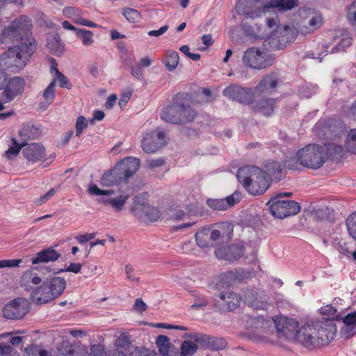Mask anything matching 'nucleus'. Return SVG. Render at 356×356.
<instances>
[{
	"instance_id": "f257e3e1",
	"label": "nucleus",
	"mask_w": 356,
	"mask_h": 356,
	"mask_svg": "<svg viewBox=\"0 0 356 356\" xmlns=\"http://www.w3.org/2000/svg\"><path fill=\"white\" fill-rule=\"evenodd\" d=\"M32 22L25 15H20L5 27L0 34V42H19L10 47L0 58V64L7 71L19 73L36 50V42L32 37Z\"/></svg>"
},
{
	"instance_id": "f03ea898",
	"label": "nucleus",
	"mask_w": 356,
	"mask_h": 356,
	"mask_svg": "<svg viewBox=\"0 0 356 356\" xmlns=\"http://www.w3.org/2000/svg\"><path fill=\"white\" fill-rule=\"evenodd\" d=\"M336 333V325L332 320L313 321L300 327L297 341L307 348L314 349L327 345Z\"/></svg>"
},
{
	"instance_id": "7ed1b4c3",
	"label": "nucleus",
	"mask_w": 356,
	"mask_h": 356,
	"mask_svg": "<svg viewBox=\"0 0 356 356\" xmlns=\"http://www.w3.org/2000/svg\"><path fill=\"white\" fill-rule=\"evenodd\" d=\"M236 176L245 189L252 195H262L270 186V180L264 170L254 165L239 168Z\"/></svg>"
},
{
	"instance_id": "20e7f679",
	"label": "nucleus",
	"mask_w": 356,
	"mask_h": 356,
	"mask_svg": "<svg viewBox=\"0 0 356 356\" xmlns=\"http://www.w3.org/2000/svg\"><path fill=\"white\" fill-rule=\"evenodd\" d=\"M296 156L301 166L312 170L321 168L329 157L326 147L315 143L298 149Z\"/></svg>"
},
{
	"instance_id": "39448f33",
	"label": "nucleus",
	"mask_w": 356,
	"mask_h": 356,
	"mask_svg": "<svg viewBox=\"0 0 356 356\" xmlns=\"http://www.w3.org/2000/svg\"><path fill=\"white\" fill-rule=\"evenodd\" d=\"M217 229L211 230L209 228H202L197 231L195 238L196 244L201 248L213 247L220 243L222 237L230 238L233 234V225L228 222L218 223Z\"/></svg>"
},
{
	"instance_id": "423d86ee",
	"label": "nucleus",
	"mask_w": 356,
	"mask_h": 356,
	"mask_svg": "<svg viewBox=\"0 0 356 356\" xmlns=\"http://www.w3.org/2000/svg\"><path fill=\"white\" fill-rule=\"evenodd\" d=\"M291 193H278L268 201L266 204L269 205V211L274 217L284 218L300 212L301 207L298 202L280 200V197H291Z\"/></svg>"
},
{
	"instance_id": "0eeeda50",
	"label": "nucleus",
	"mask_w": 356,
	"mask_h": 356,
	"mask_svg": "<svg viewBox=\"0 0 356 356\" xmlns=\"http://www.w3.org/2000/svg\"><path fill=\"white\" fill-rule=\"evenodd\" d=\"M275 61L274 57L264 50L256 47H250L244 51L243 62L249 67L263 70L270 67Z\"/></svg>"
},
{
	"instance_id": "6e6552de",
	"label": "nucleus",
	"mask_w": 356,
	"mask_h": 356,
	"mask_svg": "<svg viewBox=\"0 0 356 356\" xmlns=\"http://www.w3.org/2000/svg\"><path fill=\"white\" fill-rule=\"evenodd\" d=\"M88 191L91 195H102L99 202L104 205L111 206L115 212H120L124 209L129 198V196L124 194L114 196L113 190L100 189L95 184H91Z\"/></svg>"
},
{
	"instance_id": "1a4fd4ad",
	"label": "nucleus",
	"mask_w": 356,
	"mask_h": 356,
	"mask_svg": "<svg viewBox=\"0 0 356 356\" xmlns=\"http://www.w3.org/2000/svg\"><path fill=\"white\" fill-rule=\"evenodd\" d=\"M134 206L131 213L140 221L155 222L160 218L159 211L146 203L142 195H136L133 199Z\"/></svg>"
},
{
	"instance_id": "9d476101",
	"label": "nucleus",
	"mask_w": 356,
	"mask_h": 356,
	"mask_svg": "<svg viewBox=\"0 0 356 356\" xmlns=\"http://www.w3.org/2000/svg\"><path fill=\"white\" fill-rule=\"evenodd\" d=\"M222 94L229 99L240 104L251 105L253 104L256 92L250 88L232 83L223 90Z\"/></svg>"
},
{
	"instance_id": "9b49d317",
	"label": "nucleus",
	"mask_w": 356,
	"mask_h": 356,
	"mask_svg": "<svg viewBox=\"0 0 356 356\" xmlns=\"http://www.w3.org/2000/svg\"><path fill=\"white\" fill-rule=\"evenodd\" d=\"M282 84L278 72H271L264 76L254 88L257 96L266 97L275 93Z\"/></svg>"
},
{
	"instance_id": "f8f14e48",
	"label": "nucleus",
	"mask_w": 356,
	"mask_h": 356,
	"mask_svg": "<svg viewBox=\"0 0 356 356\" xmlns=\"http://www.w3.org/2000/svg\"><path fill=\"white\" fill-rule=\"evenodd\" d=\"M274 323L278 338H283L286 340L294 338L297 339L298 328L299 327L298 321L281 316L275 318Z\"/></svg>"
},
{
	"instance_id": "ddd939ff",
	"label": "nucleus",
	"mask_w": 356,
	"mask_h": 356,
	"mask_svg": "<svg viewBox=\"0 0 356 356\" xmlns=\"http://www.w3.org/2000/svg\"><path fill=\"white\" fill-rule=\"evenodd\" d=\"M30 303L24 298H17L7 303L3 309V316L8 319L16 320L23 318L29 312Z\"/></svg>"
},
{
	"instance_id": "4468645a",
	"label": "nucleus",
	"mask_w": 356,
	"mask_h": 356,
	"mask_svg": "<svg viewBox=\"0 0 356 356\" xmlns=\"http://www.w3.org/2000/svg\"><path fill=\"white\" fill-rule=\"evenodd\" d=\"M26 81L21 76L9 79L3 87L1 98L4 103H10L15 98L20 97L24 92Z\"/></svg>"
},
{
	"instance_id": "2eb2a0df",
	"label": "nucleus",
	"mask_w": 356,
	"mask_h": 356,
	"mask_svg": "<svg viewBox=\"0 0 356 356\" xmlns=\"http://www.w3.org/2000/svg\"><path fill=\"white\" fill-rule=\"evenodd\" d=\"M166 143L165 133L157 129L155 131L146 134L142 140L141 146L146 153H154Z\"/></svg>"
},
{
	"instance_id": "dca6fc26",
	"label": "nucleus",
	"mask_w": 356,
	"mask_h": 356,
	"mask_svg": "<svg viewBox=\"0 0 356 356\" xmlns=\"http://www.w3.org/2000/svg\"><path fill=\"white\" fill-rule=\"evenodd\" d=\"M244 302L254 309H266L268 302L265 293L257 288H248L243 293Z\"/></svg>"
},
{
	"instance_id": "f3484780",
	"label": "nucleus",
	"mask_w": 356,
	"mask_h": 356,
	"mask_svg": "<svg viewBox=\"0 0 356 356\" xmlns=\"http://www.w3.org/2000/svg\"><path fill=\"white\" fill-rule=\"evenodd\" d=\"M291 32H292V30L289 26H281L277 31L272 33L270 37L266 42L268 41V44L272 49H284L293 39V37L290 35Z\"/></svg>"
},
{
	"instance_id": "a211bd4d",
	"label": "nucleus",
	"mask_w": 356,
	"mask_h": 356,
	"mask_svg": "<svg viewBox=\"0 0 356 356\" xmlns=\"http://www.w3.org/2000/svg\"><path fill=\"white\" fill-rule=\"evenodd\" d=\"M256 0H238L236 10L239 15H245L248 18L254 19L261 17L266 12L264 4L262 7H256Z\"/></svg>"
},
{
	"instance_id": "6ab92c4d",
	"label": "nucleus",
	"mask_w": 356,
	"mask_h": 356,
	"mask_svg": "<svg viewBox=\"0 0 356 356\" xmlns=\"http://www.w3.org/2000/svg\"><path fill=\"white\" fill-rule=\"evenodd\" d=\"M184 111L183 104H177L168 106L163 108L161 113V118L164 121L172 124H184L191 118L181 115V112Z\"/></svg>"
},
{
	"instance_id": "aec40b11",
	"label": "nucleus",
	"mask_w": 356,
	"mask_h": 356,
	"mask_svg": "<svg viewBox=\"0 0 356 356\" xmlns=\"http://www.w3.org/2000/svg\"><path fill=\"white\" fill-rule=\"evenodd\" d=\"M244 254V247L241 244H232L220 247L215 250L217 258L232 261L241 258Z\"/></svg>"
},
{
	"instance_id": "412c9836",
	"label": "nucleus",
	"mask_w": 356,
	"mask_h": 356,
	"mask_svg": "<svg viewBox=\"0 0 356 356\" xmlns=\"http://www.w3.org/2000/svg\"><path fill=\"white\" fill-rule=\"evenodd\" d=\"M124 182H128L129 178L138 170L140 168V160L134 157H126L116 165Z\"/></svg>"
},
{
	"instance_id": "4be33fe9",
	"label": "nucleus",
	"mask_w": 356,
	"mask_h": 356,
	"mask_svg": "<svg viewBox=\"0 0 356 356\" xmlns=\"http://www.w3.org/2000/svg\"><path fill=\"white\" fill-rule=\"evenodd\" d=\"M22 154L24 158L31 163L41 161L46 156L45 148L42 145L38 143L24 144Z\"/></svg>"
},
{
	"instance_id": "5701e85b",
	"label": "nucleus",
	"mask_w": 356,
	"mask_h": 356,
	"mask_svg": "<svg viewBox=\"0 0 356 356\" xmlns=\"http://www.w3.org/2000/svg\"><path fill=\"white\" fill-rule=\"evenodd\" d=\"M240 201V195L238 193L233 194L222 199H209L207 202V205L216 211H225L232 207H234Z\"/></svg>"
},
{
	"instance_id": "b1692460",
	"label": "nucleus",
	"mask_w": 356,
	"mask_h": 356,
	"mask_svg": "<svg viewBox=\"0 0 356 356\" xmlns=\"http://www.w3.org/2000/svg\"><path fill=\"white\" fill-rule=\"evenodd\" d=\"M265 175L270 180L280 181L285 177L284 166L278 161L268 160L264 165Z\"/></svg>"
},
{
	"instance_id": "393cba45",
	"label": "nucleus",
	"mask_w": 356,
	"mask_h": 356,
	"mask_svg": "<svg viewBox=\"0 0 356 356\" xmlns=\"http://www.w3.org/2000/svg\"><path fill=\"white\" fill-rule=\"evenodd\" d=\"M31 298L33 302L39 305L45 304L54 300L47 281L32 291Z\"/></svg>"
},
{
	"instance_id": "a878e982",
	"label": "nucleus",
	"mask_w": 356,
	"mask_h": 356,
	"mask_svg": "<svg viewBox=\"0 0 356 356\" xmlns=\"http://www.w3.org/2000/svg\"><path fill=\"white\" fill-rule=\"evenodd\" d=\"M276 102L277 99L263 97L259 100L254 99L251 106L253 111L268 117L273 113Z\"/></svg>"
},
{
	"instance_id": "bb28decb",
	"label": "nucleus",
	"mask_w": 356,
	"mask_h": 356,
	"mask_svg": "<svg viewBox=\"0 0 356 356\" xmlns=\"http://www.w3.org/2000/svg\"><path fill=\"white\" fill-rule=\"evenodd\" d=\"M219 298L222 302L220 309L224 311L236 310L238 308L241 300V296L231 291L221 293Z\"/></svg>"
},
{
	"instance_id": "cd10ccee",
	"label": "nucleus",
	"mask_w": 356,
	"mask_h": 356,
	"mask_svg": "<svg viewBox=\"0 0 356 356\" xmlns=\"http://www.w3.org/2000/svg\"><path fill=\"white\" fill-rule=\"evenodd\" d=\"M298 6V0H270L264 3V8H270L275 12L284 13Z\"/></svg>"
},
{
	"instance_id": "c85d7f7f",
	"label": "nucleus",
	"mask_w": 356,
	"mask_h": 356,
	"mask_svg": "<svg viewBox=\"0 0 356 356\" xmlns=\"http://www.w3.org/2000/svg\"><path fill=\"white\" fill-rule=\"evenodd\" d=\"M114 344L116 348V351H114L113 353L114 356H120L121 355L127 356V353L129 351L132 345V340L130 334L124 332H120V334L117 337Z\"/></svg>"
},
{
	"instance_id": "c756f323",
	"label": "nucleus",
	"mask_w": 356,
	"mask_h": 356,
	"mask_svg": "<svg viewBox=\"0 0 356 356\" xmlns=\"http://www.w3.org/2000/svg\"><path fill=\"white\" fill-rule=\"evenodd\" d=\"M195 341L197 342H205L208 348L212 350H222L227 346V341L222 338L209 337L206 334H195Z\"/></svg>"
},
{
	"instance_id": "7c9ffc66",
	"label": "nucleus",
	"mask_w": 356,
	"mask_h": 356,
	"mask_svg": "<svg viewBox=\"0 0 356 356\" xmlns=\"http://www.w3.org/2000/svg\"><path fill=\"white\" fill-rule=\"evenodd\" d=\"M122 181L124 180L116 165L113 169L105 172L100 179L101 185L105 187L118 185Z\"/></svg>"
},
{
	"instance_id": "2f4dec72",
	"label": "nucleus",
	"mask_w": 356,
	"mask_h": 356,
	"mask_svg": "<svg viewBox=\"0 0 356 356\" xmlns=\"http://www.w3.org/2000/svg\"><path fill=\"white\" fill-rule=\"evenodd\" d=\"M60 254L53 248H48L38 252L35 257L31 259L33 264L40 263H48L49 261H55L58 259Z\"/></svg>"
},
{
	"instance_id": "473e14b6",
	"label": "nucleus",
	"mask_w": 356,
	"mask_h": 356,
	"mask_svg": "<svg viewBox=\"0 0 356 356\" xmlns=\"http://www.w3.org/2000/svg\"><path fill=\"white\" fill-rule=\"evenodd\" d=\"M42 280L38 274L32 269L25 271L20 280V285L26 291L33 289V286L38 285L41 283Z\"/></svg>"
},
{
	"instance_id": "72a5a7b5",
	"label": "nucleus",
	"mask_w": 356,
	"mask_h": 356,
	"mask_svg": "<svg viewBox=\"0 0 356 356\" xmlns=\"http://www.w3.org/2000/svg\"><path fill=\"white\" fill-rule=\"evenodd\" d=\"M47 282L54 296V299L60 296L66 287V282L63 277H54L47 281Z\"/></svg>"
},
{
	"instance_id": "f704fd0d",
	"label": "nucleus",
	"mask_w": 356,
	"mask_h": 356,
	"mask_svg": "<svg viewBox=\"0 0 356 356\" xmlns=\"http://www.w3.org/2000/svg\"><path fill=\"white\" fill-rule=\"evenodd\" d=\"M42 134V129L40 127L32 124H23L19 131V135L26 139L33 140L38 138Z\"/></svg>"
},
{
	"instance_id": "c9c22d12",
	"label": "nucleus",
	"mask_w": 356,
	"mask_h": 356,
	"mask_svg": "<svg viewBox=\"0 0 356 356\" xmlns=\"http://www.w3.org/2000/svg\"><path fill=\"white\" fill-rule=\"evenodd\" d=\"M222 279L229 280L234 282H244L251 277V272L244 269L228 271L222 275Z\"/></svg>"
},
{
	"instance_id": "e433bc0d",
	"label": "nucleus",
	"mask_w": 356,
	"mask_h": 356,
	"mask_svg": "<svg viewBox=\"0 0 356 356\" xmlns=\"http://www.w3.org/2000/svg\"><path fill=\"white\" fill-rule=\"evenodd\" d=\"M179 54L177 51L173 50H167L165 52L163 63L170 72L173 71L179 64Z\"/></svg>"
},
{
	"instance_id": "4c0bfd02",
	"label": "nucleus",
	"mask_w": 356,
	"mask_h": 356,
	"mask_svg": "<svg viewBox=\"0 0 356 356\" xmlns=\"http://www.w3.org/2000/svg\"><path fill=\"white\" fill-rule=\"evenodd\" d=\"M56 79H53L43 91L42 97L44 102L42 104H44L47 106L52 104L56 98Z\"/></svg>"
},
{
	"instance_id": "58836bf2",
	"label": "nucleus",
	"mask_w": 356,
	"mask_h": 356,
	"mask_svg": "<svg viewBox=\"0 0 356 356\" xmlns=\"http://www.w3.org/2000/svg\"><path fill=\"white\" fill-rule=\"evenodd\" d=\"M340 41L332 49V53L343 51L352 44L353 38L350 35L345 31H343Z\"/></svg>"
},
{
	"instance_id": "ea45409f",
	"label": "nucleus",
	"mask_w": 356,
	"mask_h": 356,
	"mask_svg": "<svg viewBox=\"0 0 356 356\" xmlns=\"http://www.w3.org/2000/svg\"><path fill=\"white\" fill-rule=\"evenodd\" d=\"M122 15L130 23L138 22L141 19V15L137 10L129 7L122 9Z\"/></svg>"
},
{
	"instance_id": "a19ab883",
	"label": "nucleus",
	"mask_w": 356,
	"mask_h": 356,
	"mask_svg": "<svg viewBox=\"0 0 356 356\" xmlns=\"http://www.w3.org/2000/svg\"><path fill=\"white\" fill-rule=\"evenodd\" d=\"M156 343L159 353L163 356L168 355L170 349V339L165 335H159L156 339Z\"/></svg>"
},
{
	"instance_id": "79ce46f5",
	"label": "nucleus",
	"mask_w": 356,
	"mask_h": 356,
	"mask_svg": "<svg viewBox=\"0 0 356 356\" xmlns=\"http://www.w3.org/2000/svg\"><path fill=\"white\" fill-rule=\"evenodd\" d=\"M47 47L51 52L56 56H60L64 51V45L59 36H55L53 40L49 41Z\"/></svg>"
},
{
	"instance_id": "37998d69",
	"label": "nucleus",
	"mask_w": 356,
	"mask_h": 356,
	"mask_svg": "<svg viewBox=\"0 0 356 356\" xmlns=\"http://www.w3.org/2000/svg\"><path fill=\"white\" fill-rule=\"evenodd\" d=\"M198 346L197 343L191 341H184L181 346V356H190L195 354Z\"/></svg>"
},
{
	"instance_id": "c03bdc74",
	"label": "nucleus",
	"mask_w": 356,
	"mask_h": 356,
	"mask_svg": "<svg viewBox=\"0 0 356 356\" xmlns=\"http://www.w3.org/2000/svg\"><path fill=\"white\" fill-rule=\"evenodd\" d=\"M76 36L80 38L85 46H90L94 42L93 33L91 31L79 29L76 31Z\"/></svg>"
},
{
	"instance_id": "a18cd8bd",
	"label": "nucleus",
	"mask_w": 356,
	"mask_h": 356,
	"mask_svg": "<svg viewBox=\"0 0 356 356\" xmlns=\"http://www.w3.org/2000/svg\"><path fill=\"white\" fill-rule=\"evenodd\" d=\"M13 145L10 146L5 152V156L8 159H11L13 157L17 156L20 150L24 148V144H19L17 142L15 138H11Z\"/></svg>"
},
{
	"instance_id": "49530a36",
	"label": "nucleus",
	"mask_w": 356,
	"mask_h": 356,
	"mask_svg": "<svg viewBox=\"0 0 356 356\" xmlns=\"http://www.w3.org/2000/svg\"><path fill=\"white\" fill-rule=\"evenodd\" d=\"M60 356H89L88 350L85 347H70L62 352Z\"/></svg>"
},
{
	"instance_id": "de8ad7c7",
	"label": "nucleus",
	"mask_w": 356,
	"mask_h": 356,
	"mask_svg": "<svg viewBox=\"0 0 356 356\" xmlns=\"http://www.w3.org/2000/svg\"><path fill=\"white\" fill-rule=\"evenodd\" d=\"M346 225L349 234L356 241V211L347 218Z\"/></svg>"
},
{
	"instance_id": "09e8293b",
	"label": "nucleus",
	"mask_w": 356,
	"mask_h": 356,
	"mask_svg": "<svg viewBox=\"0 0 356 356\" xmlns=\"http://www.w3.org/2000/svg\"><path fill=\"white\" fill-rule=\"evenodd\" d=\"M346 147L349 152L356 154V129H351L349 131L346 140Z\"/></svg>"
},
{
	"instance_id": "8fccbe9b",
	"label": "nucleus",
	"mask_w": 356,
	"mask_h": 356,
	"mask_svg": "<svg viewBox=\"0 0 356 356\" xmlns=\"http://www.w3.org/2000/svg\"><path fill=\"white\" fill-rule=\"evenodd\" d=\"M25 356H47V350L41 349L38 345H31L25 348Z\"/></svg>"
},
{
	"instance_id": "3c124183",
	"label": "nucleus",
	"mask_w": 356,
	"mask_h": 356,
	"mask_svg": "<svg viewBox=\"0 0 356 356\" xmlns=\"http://www.w3.org/2000/svg\"><path fill=\"white\" fill-rule=\"evenodd\" d=\"M322 24L323 18L321 16H314L312 17L309 21V30L303 31L302 29V32L305 34L313 32L316 29L321 27Z\"/></svg>"
},
{
	"instance_id": "603ef678",
	"label": "nucleus",
	"mask_w": 356,
	"mask_h": 356,
	"mask_svg": "<svg viewBox=\"0 0 356 356\" xmlns=\"http://www.w3.org/2000/svg\"><path fill=\"white\" fill-rule=\"evenodd\" d=\"M89 356H114V355H107L105 346L101 344H95L90 346ZM120 356H125L121 355Z\"/></svg>"
},
{
	"instance_id": "864d4df0",
	"label": "nucleus",
	"mask_w": 356,
	"mask_h": 356,
	"mask_svg": "<svg viewBox=\"0 0 356 356\" xmlns=\"http://www.w3.org/2000/svg\"><path fill=\"white\" fill-rule=\"evenodd\" d=\"M346 18L348 22L356 27V0L354 1L348 8Z\"/></svg>"
},
{
	"instance_id": "5fc2aeb1",
	"label": "nucleus",
	"mask_w": 356,
	"mask_h": 356,
	"mask_svg": "<svg viewBox=\"0 0 356 356\" xmlns=\"http://www.w3.org/2000/svg\"><path fill=\"white\" fill-rule=\"evenodd\" d=\"M88 127V121L86 118L82 115L79 116L75 124L76 136L79 137L84 129Z\"/></svg>"
},
{
	"instance_id": "6e6d98bb",
	"label": "nucleus",
	"mask_w": 356,
	"mask_h": 356,
	"mask_svg": "<svg viewBox=\"0 0 356 356\" xmlns=\"http://www.w3.org/2000/svg\"><path fill=\"white\" fill-rule=\"evenodd\" d=\"M63 13L66 17L72 19L75 23V19L79 17L81 11L75 7H65L63 10Z\"/></svg>"
},
{
	"instance_id": "4d7b16f0",
	"label": "nucleus",
	"mask_w": 356,
	"mask_h": 356,
	"mask_svg": "<svg viewBox=\"0 0 356 356\" xmlns=\"http://www.w3.org/2000/svg\"><path fill=\"white\" fill-rule=\"evenodd\" d=\"M130 356H156L154 351L145 348L135 347Z\"/></svg>"
},
{
	"instance_id": "13d9d810",
	"label": "nucleus",
	"mask_w": 356,
	"mask_h": 356,
	"mask_svg": "<svg viewBox=\"0 0 356 356\" xmlns=\"http://www.w3.org/2000/svg\"><path fill=\"white\" fill-rule=\"evenodd\" d=\"M56 79V81H58L60 87L67 89L72 88V85L67 77L60 71H57V76Z\"/></svg>"
},
{
	"instance_id": "bf43d9fd",
	"label": "nucleus",
	"mask_w": 356,
	"mask_h": 356,
	"mask_svg": "<svg viewBox=\"0 0 356 356\" xmlns=\"http://www.w3.org/2000/svg\"><path fill=\"white\" fill-rule=\"evenodd\" d=\"M56 193V190L54 188H51L49 191H47L44 195L40 196L39 198H37L35 200V203L38 206H41L42 204L47 202L49 200H50Z\"/></svg>"
},
{
	"instance_id": "052dcab7",
	"label": "nucleus",
	"mask_w": 356,
	"mask_h": 356,
	"mask_svg": "<svg viewBox=\"0 0 356 356\" xmlns=\"http://www.w3.org/2000/svg\"><path fill=\"white\" fill-rule=\"evenodd\" d=\"M183 108L184 109V111L181 112V115L186 116L187 118H191V120L186 121L184 123L191 122L193 121V120L197 115L196 111L193 110L189 105L186 106L183 104Z\"/></svg>"
},
{
	"instance_id": "680f3d73",
	"label": "nucleus",
	"mask_w": 356,
	"mask_h": 356,
	"mask_svg": "<svg viewBox=\"0 0 356 356\" xmlns=\"http://www.w3.org/2000/svg\"><path fill=\"white\" fill-rule=\"evenodd\" d=\"M22 262L20 259H3L0 261V268L6 267H17Z\"/></svg>"
},
{
	"instance_id": "e2e57ef3",
	"label": "nucleus",
	"mask_w": 356,
	"mask_h": 356,
	"mask_svg": "<svg viewBox=\"0 0 356 356\" xmlns=\"http://www.w3.org/2000/svg\"><path fill=\"white\" fill-rule=\"evenodd\" d=\"M284 168L287 167L289 169L291 170H299V166L301 165L298 159L297 156L295 157H291L290 159L286 161L284 165Z\"/></svg>"
},
{
	"instance_id": "0e129e2a",
	"label": "nucleus",
	"mask_w": 356,
	"mask_h": 356,
	"mask_svg": "<svg viewBox=\"0 0 356 356\" xmlns=\"http://www.w3.org/2000/svg\"><path fill=\"white\" fill-rule=\"evenodd\" d=\"M343 323L346 326L356 327V315L354 312L348 314L343 319Z\"/></svg>"
},
{
	"instance_id": "69168bd1",
	"label": "nucleus",
	"mask_w": 356,
	"mask_h": 356,
	"mask_svg": "<svg viewBox=\"0 0 356 356\" xmlns=\"http://www.w3.org/2000/svg\"><path fill=\"white\" fill-rule=\"evenodd\" d=\"M280 19L277 17H269L266 20L267 26L269 29H273V32L277 31L281 26L279 25Z\"/></svg>"
},
{
	"instance_id": "338daca9",
	"label": "nucleus",
	"mask_w": 356,
	"mask_h": 356,
	"mask_svg": "<svg viewBox=\"0 0 356 356\" xmlns=\"http://www.w3.org/2000/svg\"><path fill=\"white\" fill-rule=\"evenodd\" d=\"M165 163V160L162 158L148 160L146 161V165L148 168L153 169L155 168H158L162 166Z\"/></svg>"
},
{
	"instance_id": "774afa93",
	"label": "nucleus",
	"mask_w": 356,
	"mask_h": 356,
	"mask_svg": "<svg viewBox=\"0 0 356 356\" xmlns=\"http://www.w3.org/2000/svg\"><path fill=\"white\" fill-rule=\"evenodd\" d=\"M11 346L0 343V356H13Z\"/></svg>"
}]
</instances>
